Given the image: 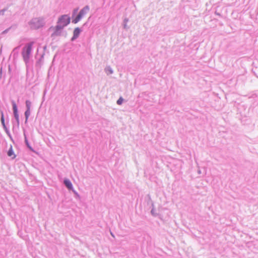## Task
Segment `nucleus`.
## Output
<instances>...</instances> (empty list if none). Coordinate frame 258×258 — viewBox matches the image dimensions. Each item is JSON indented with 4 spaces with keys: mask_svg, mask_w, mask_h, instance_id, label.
Returning a JSON list of instances; mask_svg holds the SVG:
<instances>
[{
    "mask_svg": "<svg viewBox=\"0 0 258 258\" xmlns=\"http://www.w3.org/2000/svg\"><path fill=\"white\" fill-rule=\"evenodd\" d=\"M70 22V18L68 15H65L61 16L58 20L57 25L55 27V30L52 36L57 35L59 34V31L68 25Z\"/></svg>",
    "mask_w": 258,
    "mask_h": 258,
    "instance_id": "1",
    "label": "nucleus"
},
{
    "mask_svg": "<svg viewBox=\"0 0 258 258\" xmlns=\"http://www.w3.org/2000/svg\"><path fill=\"white\" fill-rule=\"evenodd\" d=\"M33 44V42L28 44L23 49L22 55L23 58L26 62H27L29 59Z\"/></svg>",
    "mask_w": 258,
    "mask_h": 258,
    "instance_id": "2",
    "label": "nucleus"
},
{
    "mask_svg": "<svg viewBox=\"0 0 258 258\" xmlns=\"http://www.w3.org/2000/svg\"><path fill=\"white\" fill-rule=\"evenodd\" d=\"M89 8L88 7H86L81 10L79 14L77 15V16L72 20V23L74 24L77 23L78 22L80 21V20L83 18L88 12Z\"/></svg>",
    "mask_w": 258,
    "mask_h": 258,
    "instance_id": "3",
    "label": "nucleus"
},
{
    "mask_svg": "<svg viewBox=\"0 0 258 258\" xmlns=\"http://www.w3.org/2000/svg\"><path fill=\"white\" fill-rule=\"evenodd\" d=\"M13 109L14 111V116L17 120V122H19V115L18 113L17 107L16 103L14 101L12 102Z\"/></svg>",
    "mask_w": 258,
    "mask_h": 258,
    "instance_id": "4",
    "label": "nucleus"
},
{
    "mask_svg": "<svg viewBox=\"0 0 258 258\" xmlns=\"http://www.w3.org/2000/svg\"><path fill=\"white\" fill-rule=\"evenodd\" d=\"M33 25L32 26L34 28H38L39 27L42 26L43 24L41 21L38 19H35L33 22Z\"/></svg>",
    "mask_w": 258,
    "mask_h": 258,
    "instance_id": "5",
    "label": "nucleus"
},
{
    "mask_svg": "<svg viewBox=\"0 0 258 258\" xmlns=\"http://www.w3.org/2000/svg\"><path fill=\"white\" fill-rule=\"evenodd\" d=\"M8 155L9 157H12V159H14L16 157V155H15L14 152L13 150L12 146H11L8 152Z\"/></svg>",
    "mask_w": 258,
    "mask_h": 258,
    "instance_id": "6",
    "label": "nucleus"
},
{
    "mask_svg": "<svg viewBox=\"0 0 258 258\" xmlns=\"http://www.w3.org/2000/svg\"><path fill=\"white\" fill-rule=\"evenodd\" d=\"M64 183L68 189H73L72 184L70 180H69L68 179H65L64 180Z\"/></svg>",
    "mask_w": 258,
    "mask_h": 258,
    "instance_id": "7",
    "label": "nucleus"
},
{
    "mask_svg": "<svg viewBox=\"0 0 258 258\" xmlns=\"http://www.w3.org/2000/svg\"><path fill=\"white\" fill-rule=\"evenodd\" d=\"M80 33V30L79 28H76L75 30H74V37H77L78 36V35H79Z\"/></svg>",
    "mask_w": 258,
    "mask_h": 258,
    "instance_id": "8",
    "label": "nucleus"
},
{
    "mask_svg": "<svg viewBox=\"0 0 258 258\" xmlns=\"http://www.w3.org/2000/svg\"><path fill=\"white\" fill-rule=\"evenodd\" d=\"M26 106L27 107V110H30L31 106V102L29 100H26Z\"/></svg>",
    "mask_w": 258,
    "mask_h": 258,
    "instance_id": "9",
    "label": "nucleus"
},
{
    "mask_svg": "<svg viewBox=\"0 0 258 258\" xmlns=\"http://www.w3.org/2000/svg\"><path fill=\"white\" fill-rule=\"evenodd\" d=\"M30 114V110H26V111L25 112V115L26 116V120L28 119Z\"/></svg>",
    "mask_w": 258,
    "mask_h": 258,
    "instance_id": "10",
    "label": "nucleus"
},
{
    "mask_svg": "<svg viewBox=\"0 0 258 258\" xmlns=\"http://www.w3.org/2000/svg\"><path fill=\"white\" fill-rule=\"evenodd\" d=\"M123 102V99L120 97L117 101V103L118 104V105H121L122 104Z\"/></svg>",
    "mask_w": 258,
    "mask_h": 258,
    "instance_id": "11",
    "label": "nucleus"
},
{
    "mask_svg": "<svg viewBox=\"0 0 258 258\" xmlns=\"http://www.w3.org/2000/svg\"><path fill=\"white\" fill-rule=\"evenodd\" d=\"M26 141V144L27 145L28 147L30 149H31V147L29 146V144H28V143L27 140H26V141Z\"/></svg>",
    "mask_w": 258,
    "mask_h": 258,
    "instance_id": "12",
    "label": "nucleus"
},
{
    "mask_svg": "<svg viewBox=\"0 0 258 258\" xmlns=\"http://www.w3.org/2000/svg\"><path fill=\"white\" fill-rule=\"evenodd\" d=\"M1 120H2V122L3 123H4V119L3 115V116H2V119H1Z\"/></svg>",
    "mask_w": 258,
    "mask_h": 258,
    "instance_id": "13",
    "label": "nucleus"
},
{
    "mask_svg": "<svg viewBox=\"0 0 258 258\" xmlns=\"http://www.w3.org/2000/svg\"><path fill=\"white\" fill-rule=\"evenodd\" d=\"M77 12V10H75L74 13H75V12Z\"/></svg>",
    "mask_w": 258,
    "mask_h": 258,
    "instance_id": "14",
    "label": "nucleus"
}]
</instances>
